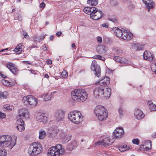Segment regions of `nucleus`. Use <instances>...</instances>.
<instances>
[{
  "mask_svg": "<svg viewBox=\"0 0 156 156\" xmlns=\"http://www.w3.org/2000/svg\"><path fill=\"white\" fill-rule=\"evenodd\" d=\"M16 136L12 137L9 135L0 136V147L12 149L16 144Z\"/></svg>",
  "mask_w": 156,
  "mask_h": 156,
  "instance_id": "f257e3e1",
  "label": "nucleus"
},
{
  "mask_svg": "<svg viewBox=\"0 0 156 156\" xmlns=\"http://www.w3.org/2000/svg\"><path fill=\"white\" fill-rule=\"evenodd\" d=\"M72 99L77 102H83L87 98V95L84 90L75 89L71 93Z\"/></svg>",
  "mask_w": 156,
  "mask_h": 156,
  "instance_id": "f03ea898",
  "label": "nucleus"
},
{
  "mask_svg": "<svg viewBox=\"0 0 156 156\" xmlns=\"http://www.w3.org/2000/svg\"><path fill=\"white\" fill-rule=\"evenodd\" d=\"M94 112L100 121L105 119L108 116L107 111L102 106L98 105L96 106L94 108Z\"/></svg>",
  "mask_w": 156,
  "mask_h": 156,
  "instance_id": "7ed1b4c3",
  "label": "nucleus"
},
{
  "mask_svg": "<svg viewBox=\"0 0 156 156\" xmlns=\"http://www.w3.org/2000/svg\"><path fill=\"white\" fill-rule=\"evenodd\" d=\"M41 144L38 142L32 143L28 149V152L30 155L34 156L39 154L42 150Z\"/></svg>",
  "mask_w": 156,
  "mask_h": 156,
  "instance_id": "20e7f679",
  "label": "nucleus"
},
{
  "mask_svg": "<svg viewBox=\"0 0 156 156\" xmlns=\"http://www.w3.org/2000/svg\"><path fill=\"white\" fill-rule=\"evenodd\" d=\"M65 152V150L62 148L60 144H57L55 147H50L48 151V156H59L62 155Z\"/></svg>",
  "mask_w": 156,
  "mask_h": 156,
  "instance_id": "39448f33",
  "label": "nucleus"
},
{
  "mask_svg": "<svg viewBox=\"0 0 156 156\" xmlns=\"http://www.w3.org/2000/svg\"><path fill=\"white\" fill-rule=\"evenodd\" d=\"M69 120L75 124H78L83 121V117L79 112L73 111L69 113L68 114Z\"/></svg>",
  "mask_w": 156,
  "mask_h": 156,
  "instance_id": "423d86ee",
  "label": "nucleus"
},
{
  "mask_svg": "<svg viewBox=\"0 0 156 156\" xmlns=\"http://www.w3.org/2000/svg\"><path fill=\"white\" fill-rule=\"evenodd\" d=\"M19 116L20 118L17 120V126L25 125L23 119L29 118L30 114L28 110L25 109H20L19 112Z\"/></svg>",
  "mask_w": 156,
  "mask_h": 156,
  "instance_id": "0eeeda50",
  "label": "nucleus"
},
{
  "mask_svg": "<svg viewBox=\"0 0 156 156\" xmlns=\"http://www.w3.org/2000/svg\"><path fill=\"white\" fill-rule=\"evenodd\" d=\"M22 101L26 105L30 108H33L37 105L38 100L32 95H30L24 97Z\"/></svg>",
  "mask_w": 156,
  "mask_h": 156,
  "instance_id": "6e6552de",
  "label": "nucleus"
},
{
  "mask_svg": "<svg viewBox=\"0 0 156 156\" xmlns=\"http://www.w3.org/2000/svg\"><path fill=\"white\" fill-rule=\"evenodd\" d=\"M91 70L94 72V73L98 77L101 75V69L100 66L97 63L96 61L93 60L91 64Z\"/></svg>",
  "mask_w": 156,
  "mask_h": 156,
  "instance_id": "1a4fd4ad",
  "label": "nucleus"
},
{
  "mask_svg": "<svg viewBox=\"0 0 156 156\" xmlns=\"http://www.w3.org/2000/svg\"><path fill=\"white\" fill-rule=\"evenodd\" d=\"M124 132L122 127L117 128L113 133L112 137L114 139H119L121 138L124 136Z\"/></svg>",
  "mask_w": 156,
  "mask_h": 156,
  "instance_id": "9d476101",
  "label": "nucleus"
},
{
  "mask_svg": "<svg viewBox=\"0 0 156 156\" xmlns=\"http://www.w3.org/2000/svg\"><path fill=\"white\" fill-rule=\"evenodd\" d=\"M102 14L103 13L101 10H98L97 8L94 7L90 17L94 20H98L101 18Z\"/></svg>",
  "mask_w": 156,
  "mask_h": 156,
  "instance_id": "9b49d317",
  "label": "nucleus"
},
{
  "mask_svg": "<svg viewBox=\"0 0 156 156\" xmlns=\"http://www.w3.org/2000/svg\"><path fill=\"white\" fill-rule=\"evenodd\" d=\"M103 86H100L96 87L94 90L93 94L94 97L98 99L103 98Z\"/></svg>",
  "mask_w": 156,
  "mask_h": 156,
  "instance_id": "f8f14e48",
  "label": "nucleus"
},
{
  "mask_svg": "<svg viewBox=\"0 0 156 156\" xmlns=\"http://www.w3.org/2000/svg\"><path fill=\"white\" fill-rule=\"evenodd\" d=\"M5 66L13 74L15 75H17L18 70L14 64L11 62H8L6 63Z\"/></svg>",
  "mask_w": 156,
  "mask_h": 156,
  "instance_id": "ddd939ff",
  "label": "nucleus"
},
{
  "mask_svg": "<svg viewBox=\"0 0 156 156\" xmlns=\"http://www.w3.org/2000/svg\"><path fill=\"white\" fill-rule=\"evenodd\" d=\"M143 55L144 58L145 60L152 62L155 61L153 55L150 51H145Z\"/></svg>",
  "mask_w": 156,
  "mask_h": 156,
  "instance_id": "4468645a",
  "label": "nucleus"
},
{
  "mask_svg": "<svg viewBox=\"0 0 156 156\" xmlns=\"http://www.w3.org/2000/svg\"><path fill=\"white\" fill-rule=\"evenodd\" d=\"M114 139H110L108 138H106L104 139L102 141H99L97 142L98 145H103L105 146H109L112 144L114 142Z\"/></svg>",
  "mask_w": 156,
  "mask_h": 156,
  "instance_id": "2eb2a0df",
  "label": "nucleus"
},
{
  "mask_svg": "<svg viewBox=\"0 0 156 156\" xmlns=\"http://www.w3.org/2000/svg\"><path fill=\"white\" fill-rule=\"evenodd\" d=\"M64 112L61 110H57L55 114V117L58 121L62 120L64 117Z\"/></svg>",
  "mask_w": 156,
  "mask_h": 156,
  "instance_id": "dca6fc26",
  "label": "nucleus"
},
{
  "mask_svg": "<svg viewBox=\"0 0 156 156\" xmlns=\"http://www.w3.org/2000/svg\"><path fill=\"white\" fill-rule=\"evenodd\" d=\"M48 133L50 138H54L58 133L59 131L57 127L53 126L48 129Z\"/></svg>",
  "mask_w": 156,
  "mask_h": 156,
  "instance_id": "f3484780",
  "label": "nucleus"
},
{
  "mask_svg": "<svg viewBox=\"0 0 156 156\" xmlns=\"http://www.w3.org/2000/svg\"><path fill=\"white\" fill-rule=\"evenodd\" d=\"M122 34L121 37L124 40L129 41L133 37V34L129 31L125 30L122 31Z\"/></svg>",
  "mask_w": 156,
  "mask_h": 156,
  "instance_id": "a211bd4d",
  "label": "nucleus"
},
{
  "mask_svg": "<svg viewBox=\"0 0 156 156\" xmlns=\"http://www.w3.org/2000/svg\"><path fill=\"white\" fill-rule=\"evenodd\" d=\"M134 115L135 117L138 120L143 119L145 116L143 112L139 109H136L135 110Z\"/></svg>",
  "mask_w": 156,
  "mask_h": 156,
  "instance_id": "6ab92c4d",
  "label": "nucleus"
},
{
  "mask_svg": "<svg viewBox=\"0 0 156 156\" xmlns=\"http://www.w3.org/2000/svg\"><path fill=\"white\" fill-rule=\"evenodd\" d=\"M78 144L76 141L74 140L69 143L66 146V149L69 151H72L77 147Z\"/></svg>",
  "mask_w": 156,
  "mask_h": 156,
  "instance_id": "aec40b11",
  "label": "nucleus"
},
{
  "mask_svg": "<svg viewBox=\"0 0 156 156\" xmlns=\"http://www.w3.org/2000/svg\"><path fill=\"white\" fill-rule=\"evenodd\" d=\"M37 120L43 123L46 122L48 120L47 115L45 114H42L38 115L36 117Z\"/></svg>",
  "mask_w": 156,
  "mask_h": 156,
  "instance_id": "412c9836",
  "label": "nucleus"
},
{
  "mask_svg": "<svg viewBox=\"0 0 156 156\" xmlns=\"http://www.w3.org/2000/svg\"><path fill=\"white\" fill-rule=\"evenodd\" d=\"M145 44H139L137 43H133L132 44L131 47L135 51L142 50L144 47Z\"/></svg>",
  "mask_w": 156,
  "mask_h": 156,
  "instance_id": "4be33fe9",
  "label": "nucleus"
},
{
  "mask_svg": "<svg viewBox=\"0 0 156 156\" xmlns=\"http://www.w3.org/2000/svg\"><path fill=\"white\" fill-rule=\"evenodd\" d=\"M145 44H139L137 43H133L132 44L131 47L135 51L142 50L144 47Z\"/></svg>",
  "mask_w": 156,
  "mask_h": 156,
  "instance_id": "5701e85b",
  "label": "nucleus"
},
{
  "mask_svg": "<svg viewBox=\"0 0 156 156\" xmlns=\"http://www.w3.org/2000/svg\"><path fill=\"white\" fill-rule=\"evenodd\" d=\"M110 79L109 77L107 76L105 77L98 82V84L100 86L102 87L107 85L110 83Z\"/></svg>",
  "mask_w": 156,
  "mask_h": 156,
  "instance_id": "b1692460",
  "label": "nucleus"
},
{
  "mask_svg": "<svg viewBox=\"0 0 156 156\" xmlns=\"http://www.w3.org/2000/svg\"><path fill=\"white\" fill-rule=\"evenodd\" d=\"M114 60L116 62L120 63H124L126 65H130L131 62L128 59L125 58L124 60L122 59V58L119 56H115L113 58Z\"/></svg>",
  "mask_w": 156,
  "mask_h": 156,
  "instance_id": "393cba45",
  "label": "nucleus"
},
{
  "mask_svg": "<svg viewBox=\"0 0 156 156\" xmlns=\"http://www.w3.org/2000/svg\"><path fill=\"white\" fill-rule=\"evenodd\" d=\"M104 87L103 86V98H105L106 99L108 98L111 95V89L110 88L104 89Z\"/></svg>",
  "mask_w": 156,
  "mask_h": 156,
  "instance_id": "a878e982",
  "label": "nucleus"
},
{
  "mask_svg": "<svg viewBox=\"0 0 156 156\" xmlns=\"http://www.w3.org/2000/svg\"><path fill=\"white\" fill-rule=\"evenodd\" d=\"M146 6L147 8L149 10L153 8L154 4L152 0H142ZM149 11V10H148Z\"/></svg>",
  "mask_w": 156,
  "mask_h": 156,
  "instance_id": "bb28decb",
  "label": "nucleus"
},
{
  "mask_svg": "<svg viewBox=\"0 0 156 156\" xmlns=\"http://www.w3.org/2000/svg\"><path fill=\"white\" fill-rule=\"evenodd\" d=\"M112 31L114 32V34L116 37H120L122 36V31L120 29L117 27L113 28L112 29Z\"/></svg>",
  "mask_w": 156,
  "mask_h": 156,
  "instance_id": "cd10ccee",
  "label": "nucleus"
},
{
  "mask_svg": "<svg viewBox=\"0 0 156 156\" xmlns=\"http://www.w3.org/2000/svg\"><path fill=\"white\" fill-rule=\"evenodd\" d=\"M147 105L150 111H156V105L153 103L152 101L149 100L147 102Z\"/></svg>",
  "mask_w": 156,
  "mask_h": 156,
  "instance_id": "c85d7f7f",
  "label": "nucleus"
},
{
  "mask_svg": "<svg viewBox=\"0 0 156 156\" xmlns=\"http://www.w3.org/2000/svg\"><path fill=\"white\" fill-rule=\"evenodd\" d=\"M46 36V35L41 34L39 36L34 35V41L36 42H39L42 40Z\"/></svg>",
  "mask_w": 156,
  "mask_h": 156,
  "instance_id": "c756f323",
  "label": "nucleus"
},
{
  "mask_svg": "<svg viewBox=\"0 0 156 156\" xmlns=\"http://www.w3.org/2000/svg\"><path fill=\"white\" fill-rule=\"evenodd\" d=\"M131 149L130 147L129 146H128L126 144H125L119 147V150L121 152H124L125 151H128V150Z\"/></svg>",
  "mask_w": 156,
  "mask_h": 156,
  "instance_id": "7c9ffc66",
  "label": "nucleus"
},
{
  "mask_svg": "<svg viewBox=\"0 0 156 156\" xmlns=\"http://www.w3.org/2000/svg\"><path fill=\"white\" fill-rule=\"evenodd\" d=\"M98 2V0H87V4L89 5L92 6L97 5Z\"/></svg>",
  "mask_w": 156,
  "mask_h": 156,
  "instance_id": "2f4dec72",
  "label": "nucleus"
},
{
  "mask_svg": "<svg viewBox=\"0 0 156 156\" xmlns=\"http://www.w3.org/2000/svg\"><path fill=\"white\" fill-rule=\"evenodd\" d=\"M151 142V141L150 140L145 142L144 146L146 151H149L151 149L152 147Z\"/></svg>",
  "mask_w": 156,
  "mask_h": 156,
  "instance_id": "473e14b6",
  "label": "nucleus"
},
{
  "mask_svg": "<svg viewBox=\"0 0 156 156\" xmlns=\"http://www.w3.org/2000/svg\"><path fill=\"white\" fill-rule=\"evenodd\" d=\"M71 137L72 135L71 134L66 135L64 136L62 141L63 143H67L71 140Z\"/></svg>",
  "mask_w": 156,
  "mask_h": 156,
  "instance_id": "72a5a7b5",
  "label": "nucleus"
},
{
  "mask_svg": "<svg viewBox=\"0 0 156 156\" xmlns=\"http://www.w3.org/2000/svg\"><path fill=\"white\" fill-rule=\"evenodd\" d=\"M1 81L2 84L6 86H12L14 85L16 83L15 82L14 83L13 82V83H12L4 79L2 80Z\"/></svg>",
  "mask_w": 156,
  "mask_h": 156,
  "instance_id": "f704fd0d",
  "label": "nucleus"
},
{
  "mask_svg": "<svg viewBox=\"0 0 156 156\" xmlns=\"http://www.w3.org/2000/svg\"><path fill=\"white\" fill-rule=\"evenodd\" d=\"M93 8L94 7H85L83 9V11L85 13L90 15V14L92 13V11Z\"/></svg>",
  "mask_w": 156,
  "mask_h": 156,
  "instance_id": "c9c22d12",
  "label": "nucleus"
},
{
  "mask_svg": "<svg viewBox=\"0 0 156 156\" xmlns=\"http://www.w3.org/2000/svg\"><path fill=\"white\" fill-rule=\"evenodd\" d=\"M98 48L99 49V52L100 53L104 54L106 53V48L105 45H101L98 47Z\"/></svg>",
  "mask_w": 156,
  "mask_h": 156,
  "instance_id": "e433bc0d",
  "label": "nucleus"
},
{
  "mask_svg": "<svg viewBox=\"0 0 156 156\" xmlns=\"http://www.w3.org/2000/svg\"><path fill=\"white\" fill-rule=\"evenodd\" d=\"M8 95V93L6 91L2 92L0 90V98H7Z\"/></svg>",
  "mask_w": 156,
  "mask_h": 156,
  "instance_id": "4c0bfd02",
  "label": "nucleus"
},
{
  "mask_svg": "<svg viewBox=\"0 0 156 156\" xmlns=\"http://www.w3.org/2000/svg\"><path fill=\"white\" fill-rule=\"evenodd\" d=\"M46 135V133L44 131H41L39 132V138L40 139H43Z\"/></svg>",
  "mask_w": 156,
  "mask_h": 156,
  "instance_id": "58836bf2",
  "label": "nucleus"
},
{
  "mask_svg": "<svg viewBox=\"0 0 156 156\" xmlns=\"http://www.w3.org/2000/svg\"><path fill=\"white\" fill-rule=\"evenodd\" d=\"M52 97V94L51 93L46 94L44 96V99L45 101H48L51 99Z\"/></svg>",
  "mask_w": 156,
  "mask_h": 156,
  "instance_id": "ea45409f",
  "label": "nucleus"
},
{
  "mask_svg": "<svg viewBox=\"0 0 156 156\" xmlns=\"http://www.w3.org/2000/svg\"><path fill=\"white\" fill-rule=\"evenodd\" d=\"M119 115L120 118L122 117L124 114V111L121 107H119L118 110Z\"/></svg>",
  "mask_w": 156,
  "mask_h": 156,
  "instance_id": "a19ab883",
  "label": "nucleus"
},
{
  "mask_svg": "<svg viewBox=\"0 0 156 156\" xmlns=\"http://www.w3.org/2000/svg\"><path fill=\"white\" fill-rule=\"evenodd\" d=\"M115 52L116 54L120 55L122 53V51L118 47L115 48Z\"/></svg>",
  "mask_w": 156,
  "mask_h": 156,
  "instance_id": "79ce46f5",
  "label": "nucleus"
},
{
  "mask_svg": "<svg viewBox=\"0 0 156 156\" xmlns=\"http://www.w3.org/2000/svg\"><path fill=\"white\" fill-rule=\"evenodd\" d=\"M93 58L94 59L101 60L103 61H104L105 60V58L104 57L98 55H95L93 57Z\"/></svg>",
  "mask_w": 156,
  "mask_h": 156,
  "instance_id": "37998d69",
  "label": "nucleus"
},
{
  "mask_svg": "<svg viewBox=\"0 0 156 156\" xmlns=\"http://www.w3.org/2000/svg\"><path fill=\"white\" fill-rule=\"evenodd\" d=\"M17 129L20 132H22L25 130V125L16 126Z\"/></svg>",
  "mask_w": 156,
  "mask_h": 156,
  "instance_id": "c03bdc74",
  "label": "nucleus"
},
{
  "mask_svg": "<svg viewBox=\"0 0 156 156\" xmlns=\"http://www.w3.org/2000/svg\"><path fill=\"white\" fill-rule=\"evenodd\" d=\"M151 69L152 71L156 74V64L154 63L152 64L151 66Z\"/></svg>",
  "mask_w": 156,
  "mask_h": 156,
  "instance_id": "a18cd8bd",
  "label": "nucleus"
},
{
  "mask_svg": "<svg viewBox=\"0 0 156 156\" xmlns=\"http://www.w3.org/2000/svg\"><path fill=\"white\" fill-rule=\"evenodd\" d=\"M128 8L129 10H133L134 9L135 6L132 3L130 2L128 5Z\"/></svg>",
  "mask_w": 156,
  "mask_h": 156,
  "instance_id": "49530a36",
  "label": "nucleus"
},
{
  "mask_svg": "<svg viewBox=\"0 0 156 156\" xmlns=\"http://www.w3.org/2000/svg\"><path fill=\"white\" fill-rule=\"evenodd\" d=\"M7 154L6 151L5 149H0V156H5Z\"/></svg>",
  "mask_w": 156,
  "mask_h": 156,
  "instance_id": "de8ad7c7",
  "label": "nucleus"
},
{
  "mask_svg": "<svg viewBox=\"0 0 156 156\" xmlns=\"http://www.w3.org/2000/svg\"><path fill=\"white\" fill-rule=\"evenodd\" d=\"M22 50V48H15L13 51L15 52L16 53V54H19L21 53Z\"/></svg>",
  "mask_w": 156,
  "mask_h": 156,
  "instance_id": "09e8293b",
  "label": "nucleus"
},
{
  "mask_svg": "<svg viewBox=\"0 0 156 156\" xmlns=\"http://www.w3.org/2000/svg\"><path fill=\"white\" fill-rule=\"evenodd\" d=\"M62 76L63 78L66 77L68 76V73L67 71L65 70L63 71L62 73Z\"/></svg>",
  "mask_w": 156,
  "mask_h": 156,
  "instance_id": "8fccbe9b",
  "label": "nucleus"
},
{
  "mask_svg": "<svg viewBox=\"0 0 156 156\" xmlns=\"http://www.w3.org/2000/svg\"><path fill=\"white\" fill-rule=\"evenodd\" d=\"M133 143L134 144L138 145L139 144V140L138 139H134L132 140Z\"/></svg>",
  "mask_w": 156,
  "mask_h": 156,
  "instance_id": "3c124183",
  "label": "nucleus"
},
{
  "mask_svg": "<svg viewBox=\"0 0 156 156\" xmlns=\"http://www.w3.org/2000/svg\"><path fill=\"white\" fill-rule=\"evenodd\" d=\"M109 20L114 23H116L117 22V20L116 18H109Z\"/></svg>",
  "mask_w": 156,
  "mask_h": 156,
  "instance_id": "603ef678",
  "label": "nucleus"
},
{
  "mask_svg": "<svg viewBox=\"0 0 156 156\" xmlns=\"http://www.w3.org/2000/svg\"><path fill=\"white\" fill-rule=\"evenodd\" d=\"M6 116L5 114L0 112V119H3L5 118Z\"/></svg>",
  "mask_w": 156,
  "mask_h": 156,
  "instance_id": "864d4df0",
  "label": "nucleus"
},
{
  "mask_svg": "<svg viewBox=\"0 0 156 156\" xmlns=\"http://www.w3.org/2000/svg\"><path fill=\"white\" fill-rule=\"evenodd\" d=\"M23 35L24 36V37L26 38L27 39H29V37L28 35V34L27 32H24L23 33Z\"/></svg>",
  "mask_w": 156,
  "mask_h": 156,
  "instance_id": "5fc2aeb1",
  "label": "nucleus"
},
{
  "mask_svg": "<svg viewBox=\"0 0 156 156\" xmlns=\"http://www.w3.org/2000/svg\"><path fill=\"white\" fill-rule=\"evenodd\" d=\"M22 48V50L23 48V45L22 44H20L18 45L15 48Z\"/></svg>",
  "mask_w": 156,
  "mask_h": 156,
  "instance_id": "6e6d98bb",
  "label": "nucleus"
},
{
  "mask_svg": "<svg viewBox=\"0 0 156 156\" xmlns=\"http://www.w3.org/2000/svg\"><path fill=\"white\" fill-rule=\"evenodd\" d=\"M41 48L43 49L44 51H46L47 50L46 46L44 45H43L41 47Z\"/></svg>",
  "mask_w": 156,
  "mask_h": 156,
  "instance_id": "4d7b16f0",
  "label": "nucleus"
},
{
  "mask_svg": "<svg viewBox=\"0 0 156 156\" xmlns=\"http://www.w3.org/2000/svg\"><path fill=\"white\" fill-rule=\"evenodd\" d=\"M45 4L43 2L41 3L40 4V7L41 8H42V9H44L45 7Z\"/></svg>",
  "mask_w": 156,
  "mask_h": 156,
  "instance_id": "13d9d810",
  "label": "nucleus"
},
{
  "mask_svg": "<svg viewBox=\"0 0 156 156\" xmlns=\"http://www.w3.org/2000/svg\"><path fill=\"white\" fill-rule=\"evenodd\" d=\"M97 40L98 42L101 43L102 42V38L100 37H97Z\"/></svg>",
  "mask_w": 156,
  "mask_h": 156,
  "instance_id": "bf43d9fd",
  "label": "nucleus"
},
{
  "mask_svg": "<svg viewBox=\"0 0 156 156\" xmlns=\"http://www.w3.org/2000/svg\"><path fill=\"white\" fill-rule=\"evenodd\" d=\"M29 71L32 74L35 75H37V74L36 73V72H37V71H35L33 69L30 70Z\"/></svg>",
  "mask_w": 156,
  "mask_h": 156,
  "instance_id": "052dcab7",
  "label": "nucleus"
},
{
  "mask_svg": "<svg viewBox=\"0 0 156 156\" xmlns=\"http://www.w3.org/2000/svg\"><path fill=\"white\" fill-rule=\"evenodd\" d=\"M102 27H105L106 28H108V25L107 23H105L102 24L101 25Z\"/></svg>",
  "mask_w": 156,
  "mask_h": 156,
  "instance_id": "680f3d73",
  "label": "nucleus"
},
{
  "mask_svg": "<svg viewBox=\"0 0 156 156\" xmlns=\"http://www.w3.org/2000/svg\"><path fill=\"white\" fill-rule=\"evenodd\" d=\"M14 19H15L16 20H18L20 21H21V17L19 16H18L17 17L16 16V17H15Z\"/></svg>",
  "mask_w": 156,
  "mask_h": 156,
  "instance_id": "e2e57ef3",
  "label": "nucleus"
},
{
  "mask_svg": "<svg viewBox=\"0 0 156 156\" xmlns=\"http://www.w3.org/2000/svg\"><path fill=\"white\" fill-rule=\"evenodd\" d=\"M0 75L1 77L4 78H5L6 77V76L2 74L1 72H0Z\"/></svg>",
  "mask_w": 156,
  "mask_h": 156,
  "instance_id": "0e129e2a",
  "label": "nucleus"
},
{
  "mask_svg": "<svg viewBox=\"0 0 156 156\" xmlns=\"http://www.w3.org/2000/svg\"><path fill=\"white\" fill-rule=\"evenodd\" d=\"M47 63L48 64H52V61L50 60H48L47 61Z\"/></svg>",
  "mask_w": 156,
  "mask_h": 156,
  "instance_id": "69168bd1",
  "label": "nucleus"
},
{
  "mask_svg": "<svg viewBox=\"0 0 156 156\" xmlns=\"http://www.w3.org/2000/svg\"><path fill=\"white\" fill-rule=\"evenodd\" d=\"M23 63H26L28 64H31L30 62L29 61H23Z\"/></svg>",
  "mask_w": 156,
  "mask_h": 156,
  "instance_id": "338daca9",
  "label": "nucleus"
},
{
  "mask_svg": "<svg viewBox=\"0 0 156 156\" xmlns=\"http://www.w3.org/2000/svg\"><path fill=\"white\" fill-rule=\"evenodd\" d=\"M152 137L154 138L156 137V132L152 135Z\"/></svg>",
  "mask_w": 156,
  "mask_h": 156,
  "instance_id": "774afa93",
  "label": "nucleus"
}]
</instances>
